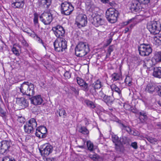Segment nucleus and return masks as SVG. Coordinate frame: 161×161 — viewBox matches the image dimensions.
Instances as JSON below:
<instances>
[{
    "label": "nucleus",
    "instance_id": "48",
    "mask_svg": "<svg viewBox=\"0 0 161 161\" xmlns=\"http://www.w3.org/2000/svg\"><path fill=\"white\" fill-rule=\"evenodd\" d=\"M34 18L33 19L34 22L35 24H36L38 23V16L36 13L34 14Z\"/></svg>",
    "mask_w": 161,
    "mask_h": 161
},
{
    "label": "nucleus",
    "instance_id": "5",
    "mask_svg": "<svg viewBox=\"0 0 161 161\" xmlns=\"http://www.w3.org/2000/svg\"><path fill=\"white\" fill-rule=\"evenodd\" d=\"M147 28L151 33L154 35L158 34L161 29L159 22L154 21L147 23Z\"/></svg>",
    "mask_w": 161,
    "mask_h": 161
},
{
    "label": "nucleus",
    "instance_id": "13",
    "mask_svg": "<svg viewBox=\"0 0 161 161\" xmlns=\"http://www.w3.org/2000/svg\"><path fill=\"white\" fill-rule=\"evenodd\" d=\"M91 21L92 24L96 27L103 25L105 23L103 17L98 14L93 17Z\"/></svg>",
    "mask_w": 161,
    "mask_h": 161
},
{
    "label": "nucleus",
    "instance_id": "16",
    "mask_svg": "<svg viewBox=\"0 0 161 161\" xmlns=\"http://www.w3.org/2000/svg\"><path fill=\"white\" fill-rule=\"evenodd\" d=\"M53 150V146L50 144H47L43 150H40V151L42 155L46 157L51 153Z\"/></svg>",
    "mask_w": 161,
    "mask_h": 161
},
{
    "label": "nucleus",
    "instance_id": "11",
    "mask_svg": "<svg viewBox=\"0 0 161 161\" xmlns=\"http://www.w3.org/2000/svg\"><path fill=\"white\" fill-rule=\"evenodd\" d=\"M139 54L142 56H148L152 52V49L148 44H141L138 47Z\"/></svg>",
    "mask_w": 161,
    "mask_h": 161
},
{
    "label": "nucleus",
    "instance_id": "64",
    "mask_svg": "<svg viewBox=\"0 0 161 161\" xmlns=\"http://www.w3.org/2000/svg\"><path fill=\"white\" fill-rule=\"evenodd\" d=\"M87 8L90 10H93V8H92V5L91 4H89L88 5Z\"/></svg>",
    "mask_w": 161,
    "mask_h": 161
},
{
    "label": "nucleus",
    "instance_id": "36",
    "mask_svg": "<svg viewBox=\"0 0 161 161\" xmlns=\"http://www.w3.org/2000/svg\"><path fill=\"white\" fill-rule=\"evenodd\" d=\"M114 47L113 45L110 46L109 47L108 50V53L106 56V58L109 57L111 53L114 50Z\"/></svg>",
    "mask_w": 161,
    "mask_h": 161
},
{
    "label": "nucleus",
    "instance_id": "49",
    "mask_svg": "<svg viewBox=\"0 0 161 161\" xmlns=\"http://www.w3.org/2000/svg\"><path fill=\"white\" fill-rule=\"evenodd\" d=\"M17 120L19 122L21 123H24L25 121L24 118L22 116L18 117Z\"/></svg>",
    "mask_w": 161,
    "mask_h": 161
},
{
    "label": "nucleus",
    "instance_id": "55",
    "mask_svg": "<svg viewBox=\"0 0 161 161\" xmlns=\"http://www.w3.org/2000/svg\"><path fill=\"white\" fill-rule=\"evenodd\" d=\"M71 90L74 93L77 95H78L79 94V91L78 89H76L74 87H72L71 88Z\"/></svg>",
    "mask_w": 161,
    "mask_h": 161
},
{
    "label": "nucleus",
    "instance_id": "3",
    "mask_svg": "<svg viewBox=\"0 0 161 161\" xmlns=\"http://www.w3.org/2000/svg\"><path fill=\"white\" fill-rule=\"evenodd\" d=\"M34 88V86L33 84L25 81L21 85L20 90L23 95L30 97L33 96L35 94Z\"/></svg>",
    "mask_w": 161,
    "mask_h": 161
},
{
    "label": "nucleus",
    "instance_id": "22",
    "mask_svg": "<svg viewBox=\"0 0 161 161\" xmlns=\"http://www.w3.org/2000/svg\"><path fill=\"white\" fill-rule=\"evenodd\" d=\"M153 75L155 77L161 78V67L155 68Z\"/></svg>",
    "mask_w": 161,
    "mask_h": 161
},
{
    "label": "nucleus",
    "instance_id": "1",
    "mask_svg": "<svg viewBox=\"0 0 161 161\" xmlns=\"http://www.w3.org/2000/svg\"><path fill=\"white\" fill-rule=\"evenodd\" d=\"M76 81L78 84L82 87L83 90L87 92L89 90L93 95H96L97 94V91L103 86L101 82L99 80L91 84L89 86L84 80L79 77L76 78Z\"/></svg>",
    "mask_w": 161,
    "mask_h": 161
},
{
    "label": "nucleus",
    "instance_id": "14",
    "mask_svg": "<svg viewBox=\"0 0 161 161\" xmlns=\"http://www.w3.org/2000/svg\"><path fill=\"white\" fill-rule=\"evenodd\" d=\"M161 62V51L158 52L156 53L151 60L147 62L146 65L147 68H150L151 65L149 66L148 64H152V65H155L157 63Z\"/></svg>",
    "mask_w": 161,
    "mask_h": 161
},
{
    "label": "nucleus",
    "instance_id": "26",
    "mask_svg": "<svg viewBox=\"0 0 161 161\" xmlns=\"http://www.w3.org/2000/svg\"><path fill=\"white\" fill-rule=\"evenodd\" d=\"M115 149L116 151L119 153H122L123 151V148L121 144V143L115 144Z\"/></svg>",
    "mask_w": 161,
    "mask_h": 161
},
{
    "label": "nucleus",
    "instance_id": "53",
    "mask_svg": "<svg viewBox=\"0 0 161 161\" xmlns=\"http://www.w3.org/2000/svg\"><path fill=\"white\" fill-rule=\"evenodd\" d=\"M129 24L136 23V21L135 18H133L128 20Z\"/></svg>",
    "mask_w": 161,
    "mask_h": 161
},
{
    "label": "nucleus",
    "instance_id": "17",
    "mask_svg": "<svg viewBox=\"0 0 161 161\" xmlns=\"http://www.w3.org/2000/svg\"><path fill=\"white\" fill-rule=\"evenodd\" d=\"M31 103L35 105L41 104L43 101V100L40 95L34 96L30 98Z\"/></svg>",
    "mask_w": 161,
    "mask_h": 161
},
{
    "label": "nucleus",
    "instance_id": "63",
    "mask_svg": "<svg viewBox=\"0 0 161 161\" xmlns=\"http://www.w3.org/2000/svg\"><path fill=\"white\" fill-rule=\"evenodd\" d=\"M108 3H109L110 5L111 6H113L115 4V3L114 2H109Z\"/></svg>",
    "mask_w": 161,
    "mask_h": 161
},
{
    "label": "nucleus",
    "instance_id": "8",
    "mask_svg": "<svg viewBox=\"0 0 161 161\" xmlns=\"http://www.w3.org/2000/svg\"><path fill=\"white\" fill-rule=\"evenodd\" d=\"M61 12L62 14L66 15L70 14L74 10V7L69 3L65 2L61 5Z\"/></svg>",
    "mask_w": 161,
    "mask_h": 161
},
{
    "label": "nucleus",
    "instance_id": "20",
    "mask_svg": "<svg viewBox=\"0 0 161 161\" xmlns=\"http://www.w3.org/2000/svg\"><path fill=\"white\" fill-rule=\"evenodd\" d=\"M38 2L40 7L47 8L51 4V0H39Z\"/></svg>",
    "mask_w": 161,
    "mask_h": 161
},
{
    "label": "nucleus",
    "instance_id": "32",
    "mask_svg": "<svg viewBox=\"0 0 161 161\" xmlns=\"http://www.w3.org/2000/svg\"><path fill=\"white\" fill-rule=\"evenodd\" d=\"M112 140L115 144L120 143L119 138L116 135H112Z\"/></svg>",
    "mask_w": 161,
    "mask_h": 161
},
{
    "label": "nucleus",
    "instance_id": "35",
    "mask_svg": "<svg viewBox=\"0 0 161 161\" xmlns=\"http://www.w3.org/2000/svg\"><path fill=\"white\" fill-rule=\"evenodd\" d=\"M38 129L42 135L46 136V133L47 132V129L46 127L42 126L38 128Z\"/></svg>",
    "mask_w": 161,
    "mask_h": 161
},
{
    "label": "nucleus",
    "instance_id": "28",
    "mask_svg": "<svg viewBox=\"0 0 161 161\" xmlns=\"http://www.w3.org/2000/svg\"><path fill=\"white\" fill-rule=\"evenodd\" d=\"M112 80L113 81L119 80L120 79V76L119 74L117 73H114L111 75Z\"/></svg>",
    "mask_w": 161,
    "mask_h": 161
},
{
    "label": "nucleus",
    "instance_id": "62",
    "mask_svg": "<svg viewBox=\"0 0 161 161\" xmlns=\"http://www.w3.org/2000/svg\"><path fill=\"white\" fill-rule=\"evenodd\" d=\"M130 31V28L128 27H126L124 30V33H127L128 31Z\"/></svg>",
    "mask_w": 161,
    "mask_h": 161
},
{
    "label": "nucleus",
    "instance_id": "30",
    "mask_svg": "<svg viewBox=\"0 0 161 161\" xmlns=\"http://www.w3.org/2000/svg\"><path fill=\"white\" fill-rule=\"evenodd\" d=\"M16 45H14L13 47L12 48V51L13 53L16 55L18 56L19 55V50L15 46ZM17 46L19 47V46L18 45H16Z\"/></svg>",
    "mask_w": 161,
    "mask_h": 161
},
{
    "label": "nucleus",
    "instance_id": "25",
    "mask_svg": "<svg viewBox=\"0 0 161 161\" xmlns=\"http://www.w3.org/2000/svg\"><path fill=\"white\" fill-rule=\"evenodd\" d=\"M111 88L112 91H115L118 93L119 96H121V91L116 85L113 84L110 86Z\"/></svg>",
    "mask_w": 161,
    "mask_h": 161
},
{
    "label": "nucleus",
    "instance_id": "29",
    "mask_svg": "<svg viewBox=\"0 0 161 161\" xmlns=\"http://www.w3.org/2000/svg\"><path fill=\"white\" fill-rule=\"evenodd\" d=\"M57 112L58 114L60 117H63L64 118H65L66 116V113L65 111L63 109H59L58 111H57Z\"/></svg>",
    "mask_w": 161,
    "mask_h": 161
},
{
    "label": "nucleus",
    "instance_id": "23",
    "mask_svg": "<svg viewBox=\"0 0 161 161\" xmlns=\"http://www.w3.org/2000/svg\"><path fill=\"white\" fill-rule=\"evenodd\" d=\"M103 101L109 106H111L113 103V100L112 97L110 96H108V95H106L103 98Z\"/></svg>",
    "mask_w": 161,
    "mask_h": 161
},
{
    "label": "nucleus",
    "instance_id": "44",
    "mask_svg": "<svg viewBox=\"0 0 161 161\" xmlns=\"http://www.w3.org/2000/svg\"><path fill=\"white\" fill-rule=\"evenodd\" d=\"M122 130H126L129 134L131 130L129 126H126L123 124L122 125Z\"/></svg>",
    "mask_w": 161,
    "mask_h": 161
},
{
    "label": "nucleus",
    "instance_id": "45",
    "mask_svg": "<svg viewBox=\"0 0 161 161\" xmlns=\"http://www.w3.org/2000/svg\"><path fill=\"white\" fill-rule=\"evenodd\" d=\"M139 119L141 123H144L147 120V116H139Z\"/></svg>",
    "mask_w": 161,
    "mask_h": 161
},
{
    "label": "nucleus",
    "instance_id": "39",
    "mask_svg": "<svg viewBox=\"0 0 161 161\" xmlns=\"http://www.w3.org/2000/svg\"><path fill=\"white\" fill-rule=\"evenodd\" d=\"M87 147L89 150L92 151L93 148V145L90 141H88L86 143Z\"/></svg>",
    "mask_w": 161,
    "mask_h": 161
},
{
    "label": "nucleus",
    "instance_id": "61",
    "mask_svg": "<svg viewBox=\"0 0 161 161\" xmlns=\"http://www.w3.org/2000/svg\"><path fill=\"white\" fill-rule=\"evenodd\" d=\"M103 3H108L109 2L108 0H100Z\"/></svg>",
    "mask_w": 161,
    "mask_h": 161
},
{
    "label": "nucleus",
    "instance_id": "38",
    "mask_svg": "<svg viewBox=\"0 0 161 161\" xmlns=\"http://www.w3.org/2000/svg\"><path fill=\"white\" fill-rule=\"evenodd\" d=\"M2 161H16L15 159L10 156H5L3 159Z\"/></svg>",
    "mask_w": 161,
    "mask_h": 161
},
{
    "label": "nucleus",
    "instance_id": "54",
    "mask_svg": "<svg viewBox=\"0 0 161 161\" xmlns=\"http://www.w3.org/2000/svg\"><path fill=\"white\" fill-rule=\"evenodd\" d=\"M25 32L27 33L30 36L33 37L34 38L35 37V36H36V35L34 32H33L32 33H30L27 31H25Z\"/></svg>",
    "mask_w": 161,
    "mask_h": 161
},
{
    "label": "nucleus",
    "instance_id": "12",
    "mask_svg": "<svg viewBox=\"0 0 161 161\" xmlns=\"http://www.w3.org/2000/svg\"><path fill=\"white\" fill-rule=\"evenodd\" d=\"M87 17L85 15L82 14H79L76 18L75 24L79 28L84 27L87 24Z\"/></svg>",
    "mask_w": 161,
    "mask_h": 161
},
{
    "label": "nucleus",
    "instance_id": "41",
    "mask_svg": "<svg viewBox=\"0 0 161 161\" xmlns=\"http://www.w3.org/2000/svg\"><path fill=\"white\" fill-rule=\"evenodd\" d=\"M34 38L36 40V41L38 42V43L42 44L45 47L44 43L43 42L42 40L37 35H36V36H35Z\"/></svg>",
    "mask_w": 161,
    "mask_h": 161
},
{
    "label": "nucleus",
    "instance_id": "7",
    "mask_svg": "<svg viewBox=\"0 0 161 161\" xmlns=\"http://www.w3.org/2000/svg\"><path fill=\"white\" fill-rule=\"evenodd\" d=\"M37 123L34 118L30 119L28 121L26 122L24 128L25 132L28 133H32L37 126Z\"/></svg>",
    "mask_w": 161,
    "mask_h": 161
},
{
    "label": "nucleus",
    "instance_id": "31",
    "mask_svg": "<svg viewBox=\"0 0 161 161\" xmlns=\"http://www.w3.org/2000/svg\"><path fill=\"white\" fill-rule=\"evenodd\" d=\"M79 132L84 134H88L89 133V130L84 126L81 127L79 130Z\"/></svg>",
    "mask_w": 161,
    "mask_h": 161
},
{
    "label": "nucleus",
    "instance_id": "18",
    "mask_svg": "<svg viewBox=\"0 0 161 161\" xmlns=\"http://www.w3.org/2000/svg\"><path fill=\"white\" fill-rule=\"evenodd\" d=\"M142 3L134 1H132L130 6L131 11L134 13L139 11L142 7Z\"/></svg>",
    "mask_w": 161,
    "mask_h": 161
},
{
    "label": "nucleus",
    "instance_id": "47",
    "mask_svg": "<svg viewBox=\"0 0 161 161\" xmlns=\"http://www.w3.org/2000/svg\"><path fill=\"white\" fill-rule=\"evenodd\" d=\"M130 134L136 136L138 135L139 134V133L137 130L134 129H131Z\"/></svg>",
    "mask_w": 161,
    "mask_h": 161
},
{
    "label": "nucleus",
    "instance_id": "59",
    "mask_svg": "<svg viewBox=\"0 0 161 161\" xmlns=\"http://www.w3.org/2000/svg\"><path fill=\"white\" fill-rule=\"evenodd\" d=\"M142 3L144 4H147L150 3V0H142Z\"/></svg>",
    "mask_w": 161,
    "mask_h": 161
},
{
    "label": "nucleus",
    "instance_id": "42",
    "mask_svg": "<svg viewBox=\"0 0 161 161\" xmlns=\"http://www.w3.org/2000/svg\"><path fill=\"white\" fill-rule=\"evenodd\" d=\"M114 35V33L112 32H111L109 35V39L107 41V45H108L110 44L111 43L113 40L112 37Z\"/></svg>",
    "mask_w": 161,
    "mask_h": 161
},
{
    "label": "nucleus",
    "instance_id": "21",
    "mask_svg": "<svg viewBox=\"0 0 161 161\" xmlns=\"http://www.w3.org/2000/svg\"><path fill=\"white\" fill-rule=\"evenodd\" d=\"M24 0H15V2L12 4V6L15 8H20L23 7Z\"/></svg>",
    "mask_w": 161,
    "mask_h": 161
},
{
    "label": "nucleus",
    "instance_id": "43",
    "mask_svg": "<svg viewBox=\"0 0 161 161\" xmlns=\"http://www.w3.org/2000/svg\"><path fill=\"white\" fill-rule=\"evenodd\" d=\"M90 158L93 160L96 161L99 158V156L97 154H90L89 155Z\"/></svg>",
    "mask_w": 161,
    "mask_h": 161
},
{
    "label": "nucleus",
    "instance_id": "15",
    "mask_svg": "<svg viewBox=\"0 0 161 161\" xmlns=\"http://www.w3.org/2000/svg\"><path fill=\"white\" fill-rule=\"evenodd\" d=\"M52 30L56 36L58 38L63 36L65 33L64 28L60 25H57L53 27Z\"/></svg>",
    "mask_w": 161,
    "mask_h": 161
},
{
    "label": "nucleus",
    "instance_id": "6",
    "mask_svg": "<svg viewBox=\"0 0 161 161\" xmlns=\"http://www.w3.org/2000/svg\"><path fill=\"white\" fill-rule=\"evenodd\" d=\"M53 45L55 50L59 52H63L67 47V42L63 38L55 41Z\"/></svg>",
    "mask_w": 161,
    "mask_h": 161
},
{
    "label": "nucleus",
    "instance_id": "58",
    "mask_svg": "<svg viewBox=\"0 0 161 161\" xmlns=\"http://www.w3.org/2000/svg\"><path fill=\"white\" fill-rule=\"evenodd\" d=\"M154 40L157 44L159 45L161 44V42H160L157 38H156V37H155L154 39Z\"/></svg>",
    "mask_w": 161,
    "mask_h": 161
},
{
    "label": "nucleus",
    "instance_id": "27",
    "mask_svg": "<svg viewBox=\"0 0 161 161\" xmlns=\"http://www.w3.org/2000/svg\"><path fill=\"white\" fill-rule=\"evenodd\" d=\"M84 103L88 107L91 108H94L96 107L94 103L91 101L86 100L84 101Z\"/></svg>",
    "mask_w": 161,
    "mask_h": 161
},
{
    "label": "nucleus",
    "instance_id": "2",
    "mask_svg": "<svg viewBox=\"0 0 161 161\" xmlns=\"http://www.w3.org/2000/svg\"><path fill=\"white\" fill-rule=\"evenodd\" d=\"M89 51V46L86 42H80L75 47V54L77 56L82 57L86 55Z\"/></svg>",
    "mask_w": 161,
    "mask_h": 161
},
{
    "label": "nucleus",
    "instance_id": "60",
    "mask_svg": "<svg viewBox=\"0 0 161 161\" xmlns=\"http://www.w3.org/2000/svg\"><path fill=\"white\" fill-rule=\"evenodd\" d=\"M136 23H134L133 24H130V25L129 26V28H130V29H131L136 24Z\"/></svg>",
    "mask_w": 161,
    "mask_h": 161
},
{
    "label": "nucleus",
    "instance_id": "4",
    "mask_svg": "<svg viewBox=\"0 0 161 161\" xmlns=\"http://www.w3.org/2000/svg\"><path fill=\"white\" fill-rule=\"evenodd\" d=\"M118 16V11L113 8H109L106 12V17L107 19L111 23H114L116 22Z\"/></svg>",
    "mask_w": 161,
    "mask_h": 161
},
{
    "label": "nucleus",
    "instance_id": "57",
    "mask_svg": "<svg viewBox=\"0 0 161 161\" xmlns=\"http://www.w3.org/2000/svg\"><path fill=\"white\" fill-rule=\"evenodd\" d=\"M21 43L25 47H27L28 46V43L25 39H23L22 40Z\"/></svg>",
    "mask_w": 161,
    "mask_h": 161
},
{
    "label": "nucleus",
    "instance_id": "37",
    "mask_svg": "<svg viewBox=\"0 0 161 161\" xmlns=\"http://www.w3.org/2000/svg\"><path fill=\"white\" fill-rule=\"evenodd\" d=\"M7 111L6 108L3 109L0 107V115L2 117H5L6 116Z\"/></svg>",
    "mask_w": 161,
    "mask_h": 161
},
{
    "label": "nucleus",
    "instance_id": "46",
    "mask_svg": "<svg viewBox=\"0 0 161 161\" xmlns=\"http://www.w3.org/2000/svg\"><path fill=\"white\" fill-rule=\"evenodd\" d=\"M156 91L158 95L161 97V85H159L156 86Z\"/></svg>",
    "mask_w": 161,
    "mask_h": 161
},
{
    "label": "nucleus",
    "instance_id": "52",
    "mask_svg": "<svg viewBox=\"0 0 161 161\" xmlns=\"http://www.w3.org/2000/svg\"><path fill=\"white\" fill-rule=\"evenodd\" d=\"M131 146L135 149H137L138 147L137 143L136 142H132L131 144Z\"/></svg>",
    "mask_w": 161,
    "mask_h": 161
},
{
    "label": "nucleus",
    "instance_id": "51",
    "mask_svg": "<svg viewBox=\"0 0 161 161\" xmlns=\"http://www.w3.org/2000/svg\"><path fill=\"white\" fill-rule=\"evenodd\" d=\"M106 95H107L103 92L102 90L100 91L99 92V96L102 98V100L103 99V98H104Z\"/></svg>",
    "mask_w": 161,
    "mask_h": 161
},
{
    "label": "nucleus",
    "instance_id": "19",
    "mask_svg": "<svg viewBox=\"0 0 161 161\" xmlns=\"http://www.w3.org/2000/svg\"><path fill=\"white\" fill-rule=\"evenodd\" d=\"M16 103L22 108H25L29 105L28 101L24 97L18 98L16 100Z\"/></svg>",
    "mask_w": 161,
    "mask_h": 161
},
{
    "label": "nucleus",
    "instance_id": "34",
    "mask_svg": "<svg viewBox=\"0 0 161 161\" xmlns=\"http://www.w3.org/2000/svg\"><path fill=\"white\" fill-rule=\"evenodd\" d=\"M36 136L40 138H43L46 137V136L42 135L38 130V128L36 129V132L35 133Z\"/></svg>",
    "mask_w": 161,
    "mask_h": 161
},
{
    "label": "nucleus",
    "instance_id": "24",
    "mask_svg": "<svg viewBox=\"0 0 161 161\" xmlns=\"http://www.w3.org/2000/svg\"><path fill=\"white\" fill-rule=\"evenodd\" d=\"M156 90V86H153L151 84H148L146 86L145 91L150 93H152Z\"/></svg>",
    "mask_w": 161,
    "mask_h": 161
},
{
    "label": "nucleus",
    "instance_id": "9",
    "mask_svg": "<svg viewBox=\"0 0 161 161\" xmlns=\"http://www.w3.org/2000/svg\"><path fill=\"white\" fill-rule=\"evenodd\" d=\"M12 147V142L10 140H3L0 142V153L5 155L10 151Z\"/></svg>",
    "mask_w": 161,
    "mask_h": 161
},
{
    "label": "nucleus",
    "instance_id": "50",
    "mask_svg": "<svg viewBox=\"0 0 161 161\" xmlns=\"http://www.w3.org/2000/svg\"><path fill=\"white\" fill-rule=\"evenodd\" d=\"M64 76L66 79H69L71 77V74L69 73V71H66L65 72Z\"/></svg>",
    "mask_w": 161,
    "mask_h": 161
},
{
    "label": "nucleus",
    "instance_id": "33",
    "mask_svg": "<svg viewBox=\"0 0 161 161\" xmlns=\"http://www.w3.org/2000/svg\"><path fill=\"white\" fill-rule=\"evenodd\" d=\"M132 78L129 76H127L125 79V82L129 86H130L132 84Z\"/></svg>",
    "mask_w": 161,
    "mask_h": 161
},
{
    "label": "nucleus",
    "instance_id": "40",
    "mask_svg": "<svg viewBox=\"0 0 161 161\" xmlns=\"http://www.w3.org/2000/svg\"><path fill=\"white\" fill-rule=\"evenodd\" d=\"M147 139L148 141L153 144H155L157 141L156 138H153L150 136H148L147 137Z\"/></svg>",
    "mask_w": 161,
    "mask_h": 161
},
{
    "label": "nucleus",
    "instance_id": "56",
    "mask_svg": "<svg viewBox=\"0 0 161 161\" xmlns=\"http://www.w3.org/2000/svg\"><path fill=\"white\" fill-rule=\"evenodd\" d=\"M139 114H140L139 116H147V114L146 113L143 111H141L140 112Z\"/></svg>",
    "mask_w": 161,
    "mask_h": 161
},
{
    "label": "nucleus",
    "instance_id": "10",
    "mask_svg": "<svg viewBox=\"0 0 161 161\" xmlns=\"http://www.w3.org/2000/svg\"><path fill=\"white\" fill-rule=\"evenodd\" d=\"M39 18L40 20L45 25L50 24L53 19V15L49 11L44 12L41 14Z\"/></svg>",
    "mask_w": 161,
    "mask_h": 161
}]
</instances>
